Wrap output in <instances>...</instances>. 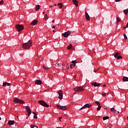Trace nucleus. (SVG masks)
I'll list each match as a JSON object with an SVG mask.
<instances>
[{"label":"nucleus","mask_w":128,"mask_h":128,"mask_svg":"<svg viewBox=\"0 0 128 128\" xmlns=\"http://www.w3.org/2000/svg\"><path fill=\"white\" fill-rule=\"evenodd\" d=\"M76 76H74V78H76Z\"/></svg>","instance_id":"nucleus-53"},{"label":"nucleus","mask_w":128,"mask_h":128,"mask_svg":"<svg viewBox=\"0 0 128 128\" xmlns=\"http://www.w3.org/2000/svg\"><path fill=\"white\" fill-rule=\"evenodd\" d=\"M92 104H85L82 108H80V110H82V108H90L92 106Z\"/></svg>","instance_id":"nucleus-11"},{"label":"nucleus","mask_w":128,"mask_h":128,"mask_svg":"<svg viewBox=\"0 0 128 128\" xmlns=\"http://www.w3.org/2000/svg\"><path fill=\"white\" fill-rule=\"evenodd\" d=\"M32 41L29 40L28 42L24 43L22 44V46L24 50H28L30 46H32Z\"/></svg>","instance_id":"nucleus-1"},{"label":"nucleus","mask_w":128,"mask_h":128,"mask_svg":"<svg viewBox=\"0 0 128 128\" xmlns=\"http://www.w3.org/2000/svg\"><path fill=\"white\" fill-rule=\"evenodd\" d=\"M116 20L118 22H120V18H116Z\"/></svg>","instance_id":"nucleus-34"},{"label":"nucleus","mask_w":128,"mask_h":128,"mask_svg":"<svg viewBox=\"0 0 128 128\" xmlns=\"http://www.w3.org/2000/svg\"><path fill=\"white\" fill-rule=\"evenodd\" d=\"M100 108H102V106L100 105L96 108V110H100Z\"/></svg>","instance_id":"nucleus-27"},{"label":"nucleus","mask_w":128,"mask_h":128,"mask_svg":"<svg viewBox=\"0 0 128 128\" xmlns=\"http://www.w3.org/2000/svg\"><path fill=\"white\" fill-rule=\"evenodd\" d=\"M97 70H94V72H96Z\"/></svg>","instance_id":"nucleus-44"},{"label":"nucleus","mask_w":128,"mask_h":128,"mask_svg":"<svg viewBox=\"0 0 128 128\" xmlns=\"http://www.w3.org/2000/svg\"><path fill=\"white\" fill-rule=\"evenodd\" d=\"M124 28H126V26H124Z\"/></svg>","instance_id":"nucleus-50"},{"label":"nucleus","mask_w":128,"mask_h":128,"mask_svg":"<svg viewBox=\"0 0 128 128\" xmlns=\"http://www.w3.org/2000/svg\"><path fill=\"white\" fill-rule=\"evenodd\" d=\"M108 118H110V117H108V116H104L103 120H108Z\"/></svg>","instance_id":"nucleus-24"},{"label":"nucleus","mask_w":128,"mask_h":128,"mask_svg":"<svg viewBox=\"0 0 128 128\" xmlns=\"http://www.w3.org/2000/svg\"><path fill=\"white\" fill-rule=\"evenodd\" d=\"M95 104H97L98 106H100V102H98V101H96L95 102Z\"/></svg>","instance_id":"nucleus-29"},{"label":"nucleus","mask_w":128,"mask_h":128,"mask_svg":"<svg viewBox=\"0 0 128 128\" xmlns=\"http://www.w3.org/2000/svg\"><path fill=\"white\" fill-rule=\"evenodd\" d=\"M123 82H128V78L126 76H124L122 78Z\"/></svg>","instance_id":"nucleus-19"},{"label":"nucleus","mask_w":128,"mask_h":128,"mask_svg":"<svg viewBox=\"0 0 128 128\" xmlns=\"http://www.w3.org/2000/svg\"><path fill=\"white\" fill-rule=\"evenodd\" d=\"M91 84L92 86H100V84H98L96 82H92Z\"/></svg>","instance_id":"nucleus-13"},{"label":"nucleus","mask_w":128,"mask_h":128,"mask_svg":"<svg viewBox=\"0 0 128 128\" xmlns=\"http://www.w3.org/2000/svg\"><path fill=\"white\" fill-rule=\"evenodd\" d=\"M40 5L36 6V9H35L36 12H38V10H40Z\"/></svg>","instance_id":"nucleus-23"},{"label":"nucleus","mask_w":128,"mask_h":128,"mask_svg":"<svg viewBox=\"0 0 128 128\" xmlns=\"http://www.w3.org/2000/svg\"><path fill=\"white\" fill-rule=\"evenodd\" d=\"M68 68H69L68 67Z\"/></svg>","instance_id":"nucleus-55"},{"label":"nucleus","mask_w":128,"mask_h":128,"mask_svg":"<svg viewBox=\"0 0 128 128\" xmlns=\"http://www.w3.org/2000/svg\"><path fill=\"white\" fill-rule=\"evenodd\" d=\"M26 118H28V117Z\"/></svg>","instance_id":"nucleus-56"},{"label":"nucleus","mask_w":128,"mask_h":128,"mask_svg":"<svg viewBox=\"0 0 128 128\" xmlns=\"http://www.w3.org/2000/svg\"><path fill=\"white\" fill-rule=\"evenodd\" d=\"M56 106L59 110H68V107L66 106H62L59 104H57Z\"/></svg>","instance_id":"nucleus-6"},{"label":"nucleus","mask_w":128,"mask_h":128,"mask_svg":"<svg viewBox=\"0 0 128 128\" xmlns=\"http://www.w3.org/2000/svg\"><path fill=\"white\" fill-rule=\"evenodd\" d=\"M0 4H4V1L2 0L0 1Z\"/></svg>","instance_id":"nucleus-36"},{"label":"nucleus","mask_w":128,"mask_h":128,"mask_svg":"<svg viewBox=\"0 0 128 128\" xmlns=\"http://www.w3.org/2000/svg\"><path fill=\"white\" fill-rule=\"evenodd\" d=\"M54 6H56V4H54Z\"/></svg>","instance_id":"nucleus-47"},{"label":"nucleus","mask_w":128,"mask_h":128,"mask_svg":"<svg viewBox=\"0 0 128 128\" xmlns=\"http://www.w3.org/2000/svg\"><path fill=\"white\" fill-rule=\"evenodd\" d=\"M10 86V84L6 82H4L3 83L2 86L6 88V86Z\"/></svg>","instance_id":"nucleus-12"},{"label":"nucleus","mask_w":128,"mask_h":128,"mask_svg":"<svg viewBox=\"0 0 128 128\" xmlns=\"http://www.w3.org/2000/svg\"><path fill=\"white\" fill-rule=\"evenodd\" d=\"M24 28V27L22 24H17L16 26V30H17L18 32H22Z\"/></svg>","instance_id":"nucleus-3"},{"label":"nucleus","mask_w":128,"mask_h":128,"mask_svg":"<svg viewBox=\"0 0 128 128\" xmlns=\"http://www.w3.org/2000/svg\"><path fill=\"white\" fill-rule=\"evenodd\" d=\"M56 32V31H54V30H53V32Z\"/></svg>","instance_id":"nucleus-49"},{"label":"nucleus","mask_w":128,"mask_h":128,"mask_svg":"<svg viewBox=\"0 0 128 128\" xmlns=\"http://www.w3.org/2000/svg\"><path fill=\"white\" fill-rule=\"evenodd\" d=\"M43 68H44V70H48V68H46V66L44 65L43 66Z\"/></svg>","instance_id":"nucleus-35"},{"label":"nucleus","mask_w":128,"mask_h":128,"mask_svg":"<svg viewBox=\"0 0 128 128\" xmlns=\"http://www.w3.org/2000/svg\"><path fill=\"white\" fill-rule=\"evenodd\" d=\"M124 14L126 16V14H128V9H126L124 10Z\"/></svg>","instance_id":"nucleus-22"},{"label":"nucleus","mask_w":128,"mask_h":128,"mask_svg":"<svg viewBox=\"0 0 128 128\" xmlns=\"http://www.w3.org/2000/svg\"><path fill=\"white\" fill-rule=\"evenodd\" d=\"M73 90H74V92H82L83 90H84L82 86H77L73 88Z\"/></svg>","instance_id":"nucleus-5"},{"label":"nucleus","mask_w":128,"mask_h":128,"mask_svg":"<svg viewBox=\"0 0 128 128\" xmlns=\"http://www.w3.org/2000/svg\"><path fill=\"white\" fill-rule=\"evenodd\" d=\"M72 64H73L74 66H76V60H72Z\"/></svg>","instance_id":"nucleus-28"},{"label":"nucleus","mask_w":128,"mask_h":128,"mask_svg":"<svg viewBox=\"0 0 128 128\" xmlns=\"http://www.w3.org/2000/svg\"><path fill=\"white\" fill-rule=\"evenodd\" d=\"M127 118H128V117H127Z\"/></svg>","instance_id":"nucleus-54"},{"label":"nucleus","mask_w":128,"mask_h":128,"mask_svg":"<svg viewBox=\"0 0 128 128\" xmlns=\"http://www.w3.org/2000/svg\"><path fill=\"white\" fill-rule=\"evenodd\" d=\"M44 18H48V14H46L44 16Z\"/></svg>","instance_id":"nucleus-33"},{"label":"nucleus","mask_w":128,"mask_h":128,"mask_svg":"<svg viewBox=\"0 0 128 128\" xmlns=\"http://www.w3.org/2000/svg\"><path fill=\"white\" fill-rule=\"evenodd\" d=\"M38 102L41 106H45L46 108H48V106H50L46 102L42 100H40Z\"/></svg>","instance_id":"nucleus-4"},{"label":"nucleus","mask_w":128,"mask_h":128,"mask_svg":"<svg viewBox=\"0 0 128 128\" xmlns=\"http://www.w3.org/2000/svg\"><path fill=\"white\" fill-rule=\"evenodd\" d=\"M72 44H70L68 46V50H70L72 48Z\"/></svg>","instance_id":"nucleus-26"},{"label":"nucleus","mask_w":128,"mask_h":128,"mask_svg":"<svg viewBox=\"0 0 128 128\" xmlns=\"http://www.w3.org/2000/svg\"><path fill=\"white\" fill-rule=\"evenodd\" d=\"M35 84H42V82L40 80H36L35 82Z\"/></svg>","instance_id":"nucleus-18"},{"label":"nucleus","mask_w":128,"mask_h":128,"mask_svg":"<svg viewBox=\"0 0 128 128\" xmlns=\"http://www.w3.org/2000/svg\"><path fill=\"white\" fill-rule=\"evenodd\" d=\"M116 2H120L122 0H115Z\"/></svg>","instance_id":"nucleus-40"},{"label":"nucleus","mask_w":128,"mask_h":128,"mask_svg":"<svg viewBox=\"0 0 128 128\" xmlns=\"http://www.w3.org/2000/svg\"><path fill=\"white\" fill-rule=\"evenodd\" d=\"M26 110L27 112H28V116H30V114H32V110H30V106H26Z\"/></svg>","instance_id":"nucleus-10"},{"label":"nucleus","mask_w":128,"mask_h":128,"mask_svg":"<svg viewBox=\"0 0 128 128\" xmlns=\"http://www.w3.org/2000/svg\"><path fill=\"white\" fill-rule=\"evenodd\" d=\"M102 96H106V93L102 94Z\"/></svg>","instance_id":"nucleus-37"},{"label":"nucleus","mask_w":128,"mask_h":128,"mask_svg":"<svg viewBox=\"0 0 128 128\" xmlns=\"http://www.w3.org/2000/svg\"><path fill=\"white\" fill-rule=\"evenodd\" d=\"M32 114H34V118L36 119L38 118V116H36V112H32Z\"/></svg>","instance_id":"nucleus-21"},{"label":"nucleus","mask_w":128,"mask_h":128,"mask_svg":"<svg viewBox=\"0 0 128 128\" xmlns=\"http://www.w3.org/2000/svg\"><path fill=\"white\" fill-rule=\"evenodd\" d=\"M86 14V18L87 20H90V15H88V14L87 12H85Z\"/></svg>","instance_id":"nucleus-14"},{"label":"nucleus","mask_w":128,"mask_h":128,"mask_svg":"<svg viewBox=\"0 0 128 128\" xmlns=\"http://www.w3.org/2000/svg\"><path fill=\"white\" fill-rule=\"evenodd\" d=\"M14 102L15 104H24V102L22 100L18 99V98H15L14 100Z\"/></svg>","instance_id":"nucleus-2"},{"label":"nucleus","mask_w":128,"mask_h":128,"mask_svg":"<svg viewBox=\"0 0 128 128\" xmlns=\"http://www.w3.org/2000/svg\"><path fill=\"white\" fill-rule=\"evenodd\" d=\"M52 28H56V26H52Z\"/></svg>","instance_id":"nucleus-41"},{"label":"nucleus","mask_w":128,"mask_h":128,"mask_svg":"<svg viewBox=\"0 0 128 128\" xmlns=\"http://www.w3.org/2000/svg\"><path fill=\"white\" fill-rule=\"evenodd\" d=\"M73 4L76 6H78V2L76 0H72Z\"/></svg>","instance_id":"nucleus-15"},{"label":"nucleus","mask_w":128,"mask_h":128,"mask_svg":"<svg viewBox=\"0 0 128 128\" xmlns=\"http://www.w3.org/2000/svg\"><path fill=\"white\" fill-rule=\"evenodd\" d=\"M110 110L112 112H116V110L114 108H111Z\"/></svg>","instance_id":"nucleus-20"},{"label":"nucleus","mask_w":128,"mask_h":128,"mask_svg":"<svg viewBox=\"0 0 128 128\" xmlns=\"http://www.w3.org/2000/svg\"><path fill=\"white\" fill-rule=\"evenodd\" d=\"M42 14H44V12H42Z\"/></svg>","instance_id":"nucleus-51"},{"label":"nucleus","mask_w":128,"mask_h":128,"mask_svg":"<svg viewBox=\"0 0 128 128\" xmlns=\"http://www.w3.org/2000/svg\"><path fill=\"white\" fill-rule=\"evenodd\" d=\"M58 66H60V68H62L61 66H62V64H58Z\"/></svg>","instance_id":"nucleus-31"},{"label":"nucleus","mask_w":128,"mask_h":128,"mask_svg":"<svg viewBox=\"0 0 128 128\" xmlns=\"http://www.w3.org/2000/svg\"><path fill=\"white\" fill-rule=\"evenodd\" d=\"M9 126H14V120H9L8 122Z\"/></svg>","instance_id":"nucleus-17"},{"label":"nucleus","mask_w":128,"mask_h":128,"mask_svg":"<svg viewBox=\"0 0 128 128\" xmlns=\"http://www.w3.org/2000/svg\"><path fill=\"white\" fill-rule=\"evenodd\" d=\"M58 99L59 100H62L63 98V94H62V90H60L58 92Z\"/></svg>","instance_id":"nucleus-9"},{"label":"nucleus","mask_w":128,"mask_h":128,"mask_svg":"<svg viewBox=\"0 0 128 128\" xmlns=\"http://www.w3.org/2000/svg\"><path fill=\"white\" fill-rule=\"evenodd\" d=\"M119 113H120V112L118 111L117 114H119Z\"/></svg>","instance_id":"nucleus-48"},{"label":"nucleus","mask_w":128,"mask_h":128,"mask_svg":"<svg viewBox=\"0 0 128 128\" xmlns=\"http://www.w3.org/2000/svg\"><path fill=\"white\" fill-rule=\"evenodd\" d=\"M52 22H53V24H54V20H52Z\"/></svg>","instance_id":"nucleus-42"},{"label":"nucleus","mask_w":128,"mask_h":128,"mask_svg":"<svg viewBox=\"0 0 128 128\" xmlns=\"http://www.w3.org/2000/svg\"><path fill=\"white\" fill-rule=\"evenodd\" d=\"M114 58H117V60H120V58H122V56H120V53L116 52L114 55Z\"/></svg>","instance_id":"nucleus-7"},{"label":"nucleus","mask_w":128,"mask_h":128,"mask_svg":"<svg viewBox=\"0 0 128 128\" xmlns=\"http://www.w3.org/2000/svg\"><path fill=\"white\" fill-rule=\"evenodd\" d=\"M76 65H74V64H71L70 66V68H72Z\"/></svg>","instance_id":"nucleus-32"},{"label":"nucleus","mask_w":128,"mask_h":128,"mask_svg":"<svg viewBox=\"0 0 128 128\" xmlns=\"http://www.w3.org/2000/svg\"><path fill=\"white\" fill-rule=\"evenodd\" d=\"M30 128H34V124H32V125L30 126Z\"/></svg>","instance_id":"nucleus-38"},{"label":"nucleus","mask_w":128,"mask_h":128,"mask_svg":"<svg viewBox=\"0 0 128 128\" xmlns=\"http://www.w3.org/2000/svg\"><path fill=\"white\" fill-rule=\"evenodd\" d=\"M124 36L125 40H128V36H126V34H124Z\"/></svg>","instance_id":"nucleus-30"},{"label":"nucleus","mask_w":128,"mask_h":128,"mask_svg":"<svg viewBox=\"0 0 128 128\" xmlns=\"http://www.w3.org/2000/svg\"><path fill=\"white\" fill-rule=\"evenodd\" d=\"M50 8H52V6H50Z\"/></svg>","instance_id":"nucleus-45"},{"label":"nucleus","mask_w":128,"mask_h":128,"mask_svg":"<svg viewBox=\"0 0 128 128\" xmlns=\"http://www.w3.org/2000/svg\"><path fill=\"white\" fill-rule=\"evenodd\" d=\"M103 86H104V87L106 86V84H104V85H103Z\"/></svg>","instance_id":"nucleus-43"},{"label":"nucleus","mask_w":128,"mask_h":128,"mask_svg":"<svg viewBox=\"0 0 128 128\" xmlns=\"http://www.w3.org/2000/svg\"><path fill=\"white\" fill-rule=\"evenodd\" d=\"M58 6L59 8H62V4H58Z\"/></svg>","instance_id":"nucleus-25"},{"label":"nucleus","mask_w":128,"mask_h":128,"mask_svg":"<svg viewBox=\"0 0 128 128\" xmlns=\"http://www.w3.org/2000/svg\"><path fill=\"white\" fill-rule=\"evenodd\" d=\"M70 32H72L68 30L62 34V36H64V38H68V36L70 34Z\"/></svg>","instance_id":"nucleus-8"},{"label":"nucleus","mask_w":128,"mask_h":128,"mask_svg":"<svg viewBox=\"0 0 128 128\" xmlns=\"http://www.w3.org/2000/svg\"><path fill=\"white\" fill-rule=\"evenodd\" d=\"M34 127H35V128H38V126H34Z\"/></svg>","instance_id":"nucleus-46"},{"label":"nucleus","mask_w":128,"mask_h":128,"mask_svg":"<svg viewBox=\"0 0 128 128\" xmlns=\"http://www.w3.org/2000/svg\"><path fill=\"white\" fill-rule=\"evenodd\" d=\"M0 120H2V118L0 117Z\"/></svg>","instance_id":"nucleus-52"},{"label":"nucleus","mask_w":128,"mask_h":128,"mask_svg":"<svg viewBox=\"0 0 128 128\" xmlns=\"http://www.w3.org/2000/svg\"><path fill=\"white\" fill-rule=\"evenodd\" d=\"M62 117L59 118V120L60 122H62Z\"/></svg>","instance_id":"nucleus-39"},{"label":"nucleus","mask_w":128,"mask_h":128,"mask_svg":"<svg viewBox=\"0 0 128 128\" xmlns=\"http://www.w3.org/2000/svg\"><path fill=\"white\" fill-rule=\"evenodd\" d=\"M38 24V20H34L30 24L31 26H36Z\"/></svg>","instance_id":"nucleus-16"}]
</instances>
